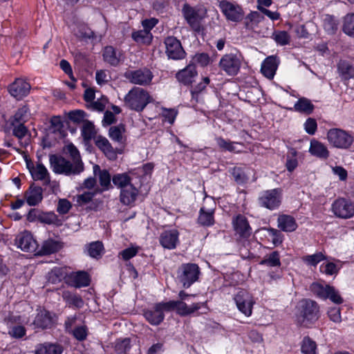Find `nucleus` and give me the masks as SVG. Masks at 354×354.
Segmentation results:
<instances>
[{
	"instance_id": "obj_1",
	"label": "nucleus",
	"mask_w": 354,
	"mask_h": 354,
	"mask_svg": "<svg viewBox=\"0 0 354 354\" xmlns=\"http://www.w3.org/2000/svg\"><path fill=\"white\" fill-rule=\"evenodd\" d=\"M319 317V308L317 303L311 299H302L298 304L297 322L300 326L309 327Z\"/></svg>"
},
{
	"instance_id": "obj_2",
	"label": "nucleus",
	"mask_w": 354,
	"mask_h": 354,
	"mask_svg": "<svg viewBox=\"0 0 354 354\" xmlns=\"http://www.w3.org/2000/svg\"><path fill=\"white\" fill-rule=\"evenodd\" d=\"M151 100L147 91L140 87H134L125 96L124 102L129 109L142 111Z\"/></svg>"
},
{
	"instance_id": "obj_3",
	"label": "nucleus",
	"mask_w": 354,
	"mask_h": 354,
	"mask_svg": "<svg viewBox=\"0 0 354 354\" xmlns=\"http://www.w3.org/2000/svg\"><path fill=\"white\" fill-rule=\"evenodd\" d=\"M49 161L50 167L55 174L71 176L77 175L82 171L80 163L73 165L70 160L61 156L50 155Z\"/></svg>"
},
{
	"instance_id": "obj_4",
	"label": "nucleus",
	"mask_w": 354,
	"mask_h": 354,
	"mask_svg": "<svg viewBox=\"0 0 354 354\" xmlns=\"http://www.w3.org/2000/svg\"><path fill=\"white\" fill-rule=\"evenodd\" d=\"M326 139L332 147L345 150L349 149L354 142V138L351 133L337 128L329 129Z\"/></svg>"
},
{
	"instance_id": "obj_5",
	"label": "nucleus",
	"mask_w": 354,
	"mask_h": 354,
	"mask_svg": "<svg viewBox=\"0 0 354 354\" xmlns=\"http://www.w3.org/2000/svg\"><path fill=\"white\" fill-rule=\"evenodd\" d=\"M182 12L187 24L195 31L201 30V21L206 15V10L201 6L192 7L185 3L183 5Z\"/></svg>"
},
{
	"instance_id": "obj_6",
	"label": "nucleus",
	"mask_w": 354,
	"mask_h": 354,
	"mask_svg": "<svg viewBox=\"0 0 354 354\" xmlns=\"http://www.w3.org/2000/svg\"><path fill=\"white\" fill-rule=\"evenodd\" d=\"M281 201L282 189L280 188L263 191L258 198L259 206L269 210L278 209L281 204Z\"/></svg>"
},
{
	"instance_id": "obj_7",
	"label": "nucleus",
	"mask_w": 354,
	"mask_h": 354,
	"mask_svg": "<svg viewBox=\"0 0 354 354\" xmlns=\"http://www.w3.org/2000/svg\"><path fill=\"white\" fill-rule=\"evenodd\" d=\"M200 270L197 264H183L178 270L177 277L184 288H189L198 279Z\"/></svg>"
},
{
	"instance_id": "obj_8",
	"label": "nucleus",
	"mask_w": 354,
	"mask_h": 354,
	"mask_svg": "<svg viewBox=\"0 0 354 354\" xmlns=\"http://www.w3.org/2000/svg\"><path fill=\"white\" fill-rule=\"evenodd\" d=\"M124 77L131 84L140 86H149L153 78V73L147 67L136 70L127 71Z\"/></svg>"
},
{
	"instance_id": "obj_9",
	"label": "nucleus",
	"mask_w": 354,
	"mask_h": 354,
	"mask_svg": "<svg viewBox=\"0 0 354 354\" xmlns=\"http://www.w3.org/2000/svg\"><path fill=\"white\" fill-rule=\"evenodd\" d=\"M332 212L338 218H352L354 216V203L344 198H339L332 204Z\"/></svg>"
},
{
	"instance_id": "obj_10",
	"label": "nucleus",
	"mask_w": 354,
	"mask_h": 354,
	"mask_svg": "<svg viewBox=\"0 0 354 354\" xmlns=\"http://www.w3.org/2000/svg\"><path fill=\"white\" fill-rule=\"evenodd\" d=\"M241 65V62L239 57L232 53L223 55L219 62L221 69L231 76L236 75L239 73Z\"/></svg>"
},
{
	"instance_id": "obj_11",
	"label": "nucleus",
	"mask_w": 354,
	"mask_h": 354,
	"mask_svg": "<svg viewBox=\"0 0 354 354\" xmlns=\"http://www.w3.org/2000/svg\"><path fill=\"white\" fill-rule=\"evenodd\" d=\"M166 54L169 59L178 60L183 59L186 56L180 41L176 37L170 36L165 39Z\"/></svg>"
},
{
	"instance_id": "obj_12",
	"label": "nucleus",
	"mask_w": 354,
	"mask_h": 354,
	"mask_svg": "<svg viewBox=\"0 0 354 354\" xmlns=\"http://www.w3.org/2000/svg\"><path fill=\"white\" fill-rule=\"evenodd\" d=\"M238 309L245 316H250L254 301L251 295L245 290H239L234 298Z\"/></svg>"
},
{
	"instance_id": "obj_13",
	"label": "nucleus",
	"mask_w": 354,
	"mask_h": 354,
	"mask_svg": "<svg viewBox=\"0 0 354 354\" xmlns=\"http://www.w3.org/2000/svg\"><path fill=\"white\" fill-rule=\"evenodd\" d=\"M219 7L228 20L239 21L243 19V12L239 6L227 1H221Z\"/></svg>"
},
{
	"instance_id": "obj_14",
	"label": "nucleus",
	"mask_w": 354,
	"mask_h": 354,
	"mask_svg": "<svg viewBox=\"0 0 354 354\" xmlns=\"http://www.w3.org/2000/svg\"><path fill=\"white\" fill-rule=\"evenodd\" d=\"M15 244L21 250L27 252H35L37 248V241L28 232L18 234L15 239Z\"/></svg>"
},
{
	"instance_id": "obj_15",
	"label": "nucleus",
	"mask_w": 354,
	"mask_h": 354,
	"mask_svg": "<svg viewBox=\"0 0 354 354\" xmlns=\"http://www.w3.org/2000/svg\"><path fill=\"white\" fill-rule=\"evenodd\" d=\"M30 89L29 83L22 79H17L9 86L8 91L12 96L17 100H21L29 93Z\"/></svg>"
},
{
	"instance_id": "obj_16",
	"label": "nucleus",
	"mask_w": 354,
	"mask_h": 354,
	"mask_svg": "<svg viewBox=\"0 0 354 354\" xmlns=\"http://www.w3.org/2000/svg\"><path fill=\"white\" fill-rule=\"evenodd\" d=\"M66 283L75 288L86 287L90 284V277L86 272L78 271L68 275Z\"/></svg>"
},
{
	"instance_id": "obj_17",
	"label": "nucleus",
	"mask_w": 354,
	"mask_h": 354,
	"mask_svg": "<svg viewBox=\"0 0 354 354\" xmlns=\"http://www.w3.org/2000/svg\"><path fill=\"white\" fill-rule=\"evenodd\" d=\"M232 223L234 230L240 235V236L243 238H248L250 236L251 227L244 216L241 214L237 215L234 218Z\"/></svg>"
},
{
	"instance_id": "obj_18",
	"label": "nucleus",
	"mask_w": 354,
	"mask_h": 354,
	"mask_svg": "<svg viewBox=\"0 0 354 354\" xmlns=\"http://www.w3.org/2000/svg\"><path fill=\"white\" fill-rule=\"evenodd\" d=\"M178 235L176 230L165 231L160 236V243L164 248L174 249L178 243Z\"/></svg>"
},
{
	"instance_id": "obj_19",
	"label": "nucleus",
	"mask_w": 354,
	"mask_h": 354,
	"mask_svg": "<svg viewBox=\"0 0 354 354\" xmlns=\"http://www.w3.org/2000/svg\"><path fill=\"white\" fill-rule=\"evenodd\" d=\"M197 75L198 73L196 70V66L192 64H189L186 68L178 71L176 77L184 85H190Z\"/></svg>"
},
{
	"instance_id": "obj_20",
	"label": "nucleus",
	"mask_w": 354,
	"mask_h": 354,
	"mask_svg": "<svg viewBox=\"0 0 354 354\" xmlns=\"http://www.w3.org/2000/svg\"><path fill=\"white\" fill-rule=\"evenodd\" d=\"M53 324V319L51 313L46 310H40L33 322L35 328L45 329L50 328Z\"/></svg>"
},
{
	"instance_id": "obj_21",
	"label": "nucleus",
	"mask_w": 354,
	"mask_h": 354,
	"mask_svg": "<svg viewBox=\"0 0 354 354\" xmlns=\"http://www.w3.org/2000/svg\"><path fill=\"white\" fill-rule=\"evenodd\" d=\"M144 316L149 323L154 326L159 325L165 318L164 313L158 307L157 304L151 308L145 310Z\"/></svg>"
},
{
	"instance_id": "obj_22",
	"label": "nucleus",
	"mask_w": 354,
	"mask_h": 354,
	"mask_svg": "<svg viewBox=\"0 0 354 354\" xmlns=\"http://www.w3.org/2000/svg\"><path fill=\"white\" fill-rule=\"evenodd\" d=\"M277 66L278 62L276 57L270 56L262 63L261 71L265 77L271 80L275 75Z\"/></svg>"
},
{
	"instance_id": "obj_23",
	"label": "nucleus",
	"mask_w": 354,
	"mask_h": 354,
	"mask_svg": "<svg viewBox=\"0 0 354 354\" xmlns=\"http://www.w3.org/2000/svg\"><path fill=\"white\" fill-rule=\"evenodd\" d=\"M309 152L314 156L321 159H327L330 152L326 146L317 140H312L310 144Z\"/></svg>"
},
{
	"instance_id": "obj_24",
	"label": "nucleus",
	"mask_w": 354,
	"mask_h": 354,
	"mask_svg": "<svg viewBox=\"0 0 354 354\" xmlns=\"http://www.w3.org/2000/svg\"><path fill=\"white\" fill-rule=\"evenodd\" d=\"M34 352L35 354H62L63 348L59 344L46 342L37 345Z\"/></svg>"
},
{
	"instance_id": "obj_25",
	"label": "nucleus",
	"mask_w": 354,
	"mask_h": 354,
	"mask_svg": "<svg viewBox=\"0 0 354 354\" xmlns=\"http://www.w3.org/2000/svg\"><path fill=\"white\" fill-rule=\"evenodd\" d=\"M176 302V311L181 316H187L194 313L205 304V303H195L188 306L187 304L182 300H177Z\"/></svg>"
},
{
	"instance_id": "obj_26",
	"label": "nucleus",
	"mask_w": 354,
	"mask_h": 354,
	"mask_svg": "<svg viewBox=\"0 0 354 354\" xmlns=\"http://www.w3.org/2000/svg\"><path fill=\"white\" fill-rule=\"evenodd\" d=\"M30 171L35 180H44L45 184L50 182L49 174L43 164L37 163L35 167L32 166Z\"/></svg>"
},
{
	"instance_id": "obj_27",
	"label": "nucleus",
	"mask_w": 354,
	"mask_h": 354,
	"mask_svg": "<svg viewBox=\"0 0 354 354\" xmlns=\"http://www.w3.org/2000/svg\"><path fill=\"white\" fill-rule=\"evenodd\" d=\"M43 198L42 189L31 185L26 192V202L30 206L37 205Z\"/></svg>"
},
{
	"instance_id": "obj_28",
	"label": "nucleus",
	"mask_w": 354,
	"mask_h": 354,
	"mask_svg": "<svg viewBox=\"0 0 354 354\" xmlns=\"http://www.w3.org/2000/svg\"><path fill=\"white\" fill-rule=\"evenodd\" d=\"M138 191L133 184L129 185L120 192V201L124 205H130L133 203L138 196Z\"/></svg>"
},
{
	"instance_id": "obj_29",
	"label": "nucleus",
	"mask_w": 354,
	"mask_h": 354,
	"mask_svg": "<svg viewBox=\"0 0 354 354\" xmlns=\"http://www.w3.org/2000/svg\"><path fill=\"white\" fill-rule=\"evenodd\" d=\"M277 222L278 227L284 232H293L297 227L295 218L289 215L279 216Z\"/></svg>"
},
{
	"instance_id": "obj_30",
	"label": "nucleus",
	"mask_w": 354,
	"mask_h": 354,
	"mask_svg": "<svg viewBox=\"0 0 354 354\" xmlns=\"http://www.w3.org/2000/svg\"><path fill=\"white\" fill-rule=\"evenodd\" d=\"M104 60L111 66H116L120 62V55L112 46H106L103 51Z\"/></svg>"
},
{
	"instance_id": "obj_31",
	"label": "nucleus",
	"mask_w": 354,
	"mask_h": 354,
	"mask_svg": "<svg viewBox=\"0 0 354 354\" xmlns=\"http://www.w3.org/2000/svg\"><path fill=\"white\" fill-rule=\"evenodd\" d=\"M64 151L66 154L68 155L73 165H81V170H84V164L82 161L80 152L77 147L73 143H68L65 145Z\"/></svg>"
},
{
	"instance_id": "obj_32",
	"label": "nucleus",
	"mask_w": 354,
	"mask_h": 354,
	"mask_svg": "<svg viewBox=\"0 0 354 354\" xmlns=\"http://www.w3.org/2000/svg\"><path fill=\"white\" fill-rule=\"evenodd\" d=\"M198 223L202 226H211L214 223V210L202 207L199 212Z\"/></svg>"
},
{
	"instance_id": "obj_33",
	"label": "nucleus",
	"mask_w": 354,
	"mask_h": 354,
	"mask_svg": "<svg viewBox=\"0 0 354 354\" xmlns=\"http://www.w3.org/2000/svg\"><path fill=\"white\" fill-rule=\"evenodd\" d=\"M95 145L102 151L106 156L111 158L115 156V153L109 141L102 136H98L95 139Z\"/></svg>"
},
{
	"instance_id": "obj_34",
	"label": "nucleus",
	"mask_w": 354,
	"mask_h": 354,
	"mask_svg": "<svg viewBox=\"0 0 354 354\" xmlns=\"http://www.w3.org/2000/svg\"><path fill=\"white\" fill-rule=\"evenodd\" d=\"M113 183L121 190L132 185V178L127 173L118 174L112 178Z\"/></svg>"
},
{
	"instance_id": "obj_35",
	"label": "nucleus",
	"mask_w": 354,
	"mask_h": 354,
	"mask_svg": "<svg viewBox=\"0 0 354 354\" xmlns=\"http://www.w3.org/2000/svg\"><path fill=\"white\" fill-rule=\"evenodd\" d=\"M62 297L69 306H74L77 308H80L84 305V301L81 297L70 291H64L62 292Z\"/></svg>"
},
{
	"instance_id": "obj_36",
	"label": "nucleus",
	"mask_w": 354,
	"mask_h": 354,
	"mask_svg": "<svg viewBox=\"0 0 354 354\" xmlns=\"http://www.w3.org/2000/svg\"><path fill=\"white\" fill-rule=\"evenodd\" d=\"M131 37L138 44L146 45L150 44L153 38L151 33L144 29L133 32Z\"/></svg>"
},
{
	"instance_id": "obj_37",
	"label": "nucleus",
	"mask_w": 354,
	"mask_h": 354,
	"mask_svg": "<svg viewBox=\"0 0 354 354\" xmlns=\"http://www.w3.org/2000/svg\"><path fill=\"white\" fill-rule=\"evenodd\" d=\"M93 173L95 176L99 175L100 183L102 187L108 189L111 185V176L106 169L101 170L97 165L93 166Z\"/></svg>"
},
{
	"instance_id": "obj_38",
	"label": "nucleus",
	"mask_w": 354,
	"mask_h": 354,
	"mask_svg": "<svg viewBox=\"0 0 354 354\" xmlns=\"http://www.w3.org/2000/svg\"><path fill=\"white\" fill-rule=\"evenodd\" d=\"M62 245L60 243L53 239H48L43 243L41 250L39 251L40 254L47 255L57 252Z\"/></svg>"
},
{
	"instance_id": "obj_39",
	"label": "nucleus",
	"mask_w": 354,
	"mask_h": 354,
	"mask_svg": "<svg viewBox=\"0 0 354 354\" xmlns=\"http://www.w3.org/2000/svg\"><path fill=\"white\" fill-rule=\"evenodd\" d=\"M330 286L327 284L323 285L320 283H313L310 286V290L317 297L326 299L328 296V290L330 289Z\"/></svg>"
},
{
	"instance_id": "obj_40",
	"label": "nucleus",
	"mask_w": 354,
	"mask_h": 354,
	"mask_svg": "<svg viewBox=\"0 0 354 354\" xmlns=\"http://www.w3.org/2000/svg\"><path fill=\"white\" fill-rule=\"evenodd\" d=\"M343 32L352 37H354V13L346 15L343 19Z\"/></svg>"
},
{
	"instance_id": "obj_41",
	"label": "nucleus",
	"mask_w": 354,
	"mask_h": 354,
	"mask_svg": "<svg viewBox=\"0 0 354 354\" xmlns=\"http://www.w3.org/2000/svg\"><path fill=\"white\" fill-rule=\"evenodd\" d=\"M81 133L85 141H90L96 134L94 124L88 120L84 121Z\"/></svg>"
},
{
	"instance_id": "obj_42",
	"label": "nucleus",
	"mask_w": 354,
	"mask_h": 354,
	"mask_svg": "<svg viewBox=\"0 0 354 354\" xmlns=\"http://www.w3.org/2000/svg\"><path fill=\"white\" fill-rule=\"evenodd\" d=\"M338 70L344 80L354 77V66L346 61H342L339 63Z\"/></svg>"
},
{
	"instance_id": "obj_43",
	"label": "nucleus",
	"mask_w": 354,
	"mask_h": 354,
	"mask_svg": "<svg viewBox=\"0 0 354 354\" xmlns=\"http://www.w3.org/2000/svg\"><path fill=\"white\" fill-rule=\"evenodd\" d=\"M303 354H316L317 344L308 336L304 337L301 344Z\"/></svg>"
},
{
	"instance_id": "obj_44",
	"label": "nucleus",
	"mask_w": 354,
	"mask_h": 354,
	"mask_svg": "<svg viewBox=\"0 0 354 354\" xmlns=\"http://www.w3.org/2000/svg\"><path fill=\"white\" fill-rule=\"evenodd\" d=\"M216 143L218 146L223 150L228 151L230 152H239V150H236V145H241L240 142H231L230 140H225L221 137H218L216 138Z\"/></svg>"
},
{
	"instance_id": "obj_45",
	"label": "nucleus",
	"mask_w": 354,
	"mask_h": 354,
	"mask_svg": "<svg viewBox=\"0 0 354 354\" xmlns=\"http://www.w3.org/2000/svg\"><path fill=\"white\" fill-rule=\"evenodd\" d=\"M314 106L307 99H299L295 104V109L299 112L310 114L313 110Z\"/></svg>"
},
{
	"instance_id": "obj_46",
	"label": "nucleus",
	"mask_w": 354,
	"mask_h": 354,
	"mask_svg": "<svg viewBox=\"0 0 354 354\" xmlns=\"http://www.w3.org/2000/svg\"><path fill=\"white\" fill-rule=\"evenodd\" d=\"M261 264L267 265L270 267L280 266L281 262L279 252L277 251L272 252L261 261Z\"/></svg>"
},
{
	"instance_id": "obj_47",
	"label": "nucleus",
	"mask_w": 354,
	"mask_h": 354,
	"mask_svg": "<svg viewBox=\"0 0 354 354\" xmlns=\"http://www.w3.org/2000/svg\"><path fill=\"white\" fill-rule=\"evenodd\" d=\"M65 278V272L61 268H55L49 273L48 280L52 283H57Z\"/></svg>"
},
{
	"instance_id": "obj_48",
	"label": "nucleus",
	"mask_w": 354,
	"mask_h": 354,
	"mask_svg": "<svg viewBox=\"0 0 354 354\" xmlns=\"http://www.w3.org/2000/svg\"><path fill=\"white\" fill-rule=\"evenodd\" d=\"M124 131L123 125L111 127L109 129V137L114 141L118 142H122V133Z\"/></svg>"
},
{
	"instance_id": "obj_49",
	"label": "nucleus",
	"mask_w": 354,
	"mask_h": 354,
	"mask_svg": "<svg viewBox=\"0 0 354 354\" xmlns=\"http://www.w3.org/2000/svg\"><path fill=\"white\" fill-rule=\"evenodd\" d=\"M272 37L281 46L288 44L290 40V37L286 31H275L272 34Z\"/></svg>"
},
{
	"instance_id": "obj_50",
	"label": "nucleus",
	"mask_w": 354,
	"mask_h": 354,
	"mask_svg": "<svg viewBox=\"0 0 354 354\" xmlns=\"http://www.w3.org/2000/svg\"><path fill=\"white\" fill-rule=\"evenodd\" d=\"M11 124L13 127L12 134L18 139H22L27 134L28 129L24 123L12 122Z\"/></svg>"
},
{
	"instance_id": "obj_51",
	"label": "nucleus",
	"mask_w": 354,
	"mask_h": 354,
	"mask_svg": "<svg viewBox=\"0 0 354 354\" xmlns=\"http://www.w3.org/2000/svg\"><path fill=\"white\" fill-rule=\"evenodd\" d=\"M103 250V245L100 241L92 242L88 247V253L89 256L93 258H97L101 255Z\"/></svg>"
},
{
	"instance_id": "obj_52",
	"label": "nucleus",
	"mask_w": 354,
	"mask_h": 354,
	"mask_svg": "<svg viewBox=\"0 0 354 354\" xmlns=\"http://www.w3.org/2000/svg\"><path fill=\"white\" fill-rule=\"evenodd\" d=\"M130 349V339L124 338L118 339L115 342V350L118 354H126Z\"/></svg>"
},
{
	"instance_id": "obj_53",
	"label": "nucleus",
	"mask_w": 354,
	"mask_h": 354,
	"mask_svg": "<svg viewBox=\"0 0 354 354\" xmlns=\"http://www.w3.org/2000/svg\"><path fill=\"white\" fill-rule=\"evenodd\" d=\"M325 259L322 252H317L312 255L303 257V261L309 266H316L320 261Z\"/></svg>"
},
{
	"instance_id": "obj_54",
	"label": "nucleus",
	"mask_w": 354,
	"mask_h": 354,
	"mask_svg": "<svg viewBox=\"0 0 354 354\" xmlns=\"http://www.w3.org/2000/svg\"><path fill=\"white\" fill-rule=\"evenodd\" d=\"M324 28L328 34H334L337 29V24L335 19L331 16H326L324 20Z\"/></svg>"
},
{
	"instance_id": "obj_55",
	"label": "nucleus",
	"mask_w": 354,
	"mask_h": 354,
	"mask_svg": "<svg viewBox=\"0 0 354 354\" xmlns=\"http://www.w3.org/2000/svg\"><path fill=\"white\" fill-rule=\"evenodd\" d=\"M232 175L234 180L239 184L244 183L248 180L247 175L240 167H234L232 170Z\"/></svg>"
},
{
	"instance_id": "obj_56",
	"label": "nucleus",
	"mask_w": 354,
	"mask_h": 354,
	"mask_svg": "<svg viewBox=\"0 0 354 354\" xmlns=\"http://www.w3.org/2000/svg\"><path fill=\"white\" fill-rule=\"evenodd\" d=\"M209 63V57L207 53H202L196 54L192 60V64H200L201 66H205Z\"/></svg>"
},
{
	"instance_id": "obj_57",
	"label": "nucleus",
	"mask_w": 354,
	"mask_h": 354,
	"mask_svg": "<svg viewBox=\"0 0 354 354\" xmlns=\"http://www.w3.org/2000/svg\"><path fill=\"white\" fill-rule=\"evenodd\" d=\"M209 82V78L206 77L203 79L202 82L198 83L196 86L193 87L191 90L192 97L197 99L198 95L206 88Z\"/></svg>"
},
{
	"instance_id": "obj_58",
	"label": "nucleus",
	"mask_w": 354,
	"mask_h": 354,
	"mask_svg": "<svg viewBox=\"0 0 354 354\" xmlns=\"http://www.w3.org/2000/svg\"><path fill=\"white\" fill-rule=\"evenodd\" d=\"M27 113L28 108L26 106L19 108L15 113L12 122L24 123L26 121Z\"/></svg>"
},
{
	"instance_id": "obj_59",
	"label": "nucleus",
	"mask_w": 354,
	"mask_h": 354,
	"mask_svg": "<svg viewBox=\"0 0 354 354\" xmlns=\"http://www.w3.org/2000/svg\"><path fill=\"white\" fill-rule=\"evenodd\" d=\"M327 299H329L331 301L336 304H341L343 303L344 299L341 297L338 290H337L334 287L331 286L330 289L328 290Z\"/></svg>"
},
{
	"instance_id": "obj_60",
	"label": "nucleus",
	"mask_w": 354,
	"mask_h": 354,
	"mask_svg": "<svg viewBox=\"0 0 354 354\" xmlns=\"http://www.w3.org/2000/svg\"><path fill=\"white\" fill-rule=\"evenodd\" d=\"M85 115H86V113L84 111L75 110V111H72L68 113V118L71 121L76 122V123H80L82 122L84 123V121H85L84 120Z\"/></svg>"
},
{
	"instance_id": "obj_61",
	"label": "nucleus",
	"mask_w": 354,
	"mask_h": 354,
	"mask_svg": "<svg viewBox=\"0 0 354 354\" xmlns=\"http://www.w3.org/2000/svg\"><path fill=\"white\" fill-rule=\"evenodd\" d=\"M328 315L329 319L335 323H340L342 322L340 308L339 307L330 308L328 310Z\"/></svg>"
},
{
	"instance_id": "obj_62",
	"label": "nucleus",
	"mask_w": 354,
	"mask_h": 354,
	"mask_svg": "<svg viewBox=\"0 0 354 354\" xmlns=\"http://www.w3.org/2000/svg\"><path fill=\"white\" fill-rule=\"evenodd\" d=\"M10 328L8 333L15 338H21L26 334V329L22 326H12Z\"/></svg>"
},
{
	"instance_id": "obj_63",
	"label": "nucleus",
	"mask_w": 354,
	"mask_h": 354,
	"mask_svg": "<svg viewBox=\"0 0 354 354\" xmlns=\"http://www.w3.org/2000/svg\"><path fill=\"white\" fill-rule=\"evenodd\" d=\"M71 208V203L66 199H60L58 202L57 211L61 214H66Z\"/></svg>"
},
{
	"instance_id": "obj_64",
	"label": "nucleus",
	"mask_w": 354,
	"mask_h": 354,
	"mask_svg": "<svg viewBox=\"0 0 354 354\" xmlns=\"http://www.w3.org/2000/svg\"><path fill=\"white\" fill-rule=\"evenodd\" d=\"M320 270L322 272L328 275H333L338 272L337 266L333 263H328L324 266H321Z\"/></svg>"
}]
</instances>
